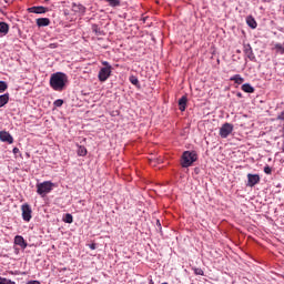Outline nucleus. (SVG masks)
Masks as SVG:
<instances>
[{
    "instance_id": "1",
    "label": "nucleus",
    "mask_w": 284,
    "mask_h": 284,
    "mask_svg": "<svg viewBox=\"0 0 284 284\" xmlns=\"http://www.w3.org/2000/svg\"><path fill=\"white\" fill-rule=\"evenodd\" d=\"M50 87L55 92H63L65 90V85L68 84V74L63 72H57L51 74L50 78Z\"/></svg>"
},
{
    "instance_id": "2",
    "label": "nucleus",
    "mask_w": 284,
    "mask_h": 284,
    "mask_svg": "<svg viewBox=\"0 0 284 284\" xmlns=\"http://www.w3.org/2000/svg\"><path fill=\"white\" fill-rule=\"evenodd\" d=\"M199 155L194 151H184L182 154L181 165L182 168H190L194 162H196Z\"/></svg>"
},
{
    "instance_id": "3",
    "label": "nucleus",
    "mask_w": 284,
    "mask_h": 284,
    "mask_svg": "<svg viewBox=\"0 0 284 284\" xmlns=\"http://www.w3.org/2000/svg\"><path fill=\"white\" fill-rule=\"evenodd\" d=\"M52 187H54V183L50 181L39 183L37 184V193L40 194V196H45V194H50L52 192Z\"/></svg>"
},
{
    "instance_id": "4",
    "label": "nucleus",
    "mask_w": 284,
    "mask_h": 284,
    "mask_svg": "<svg viewBox=\"0 0 284 284\" xmlns=\"http://www.w3.org/2000/svg\"><path fill=\"white\" fill-rule=\"evenodd\" d=\"M21 212H22V219L27 223H30L32 220V207H30V204L26 203L21 205Z\"/></svg>"
},
{
    "instance_id": "5",
    "label": "nucleus",
    "mask_w": 284,
    "mask_h": 284,
    "mask_svg": "<svg viewBox=\"0 0 284 284\" xmlns=\"http://www.w3.org/2000/svg\"><path fill=\"white\" fill-rule=\"evenodd\" d=\"M112 74V67H103L100 69L98 78L101 83H104L106 79H110Z\"/></svg>"
},
{
    "instance_id": "6",
    "label": "nucleus",
    "mask_w": 284,
    "mask_h": 284,
    "mask_svg": "<svg viewBox=\"0 0 284 284\" xmlns=\"http://www.w3.org/2000/svg\"><path fill=\"white\" fill-rule=\"evenodd\" d=\"M231 132H234V125L226 122L220 129V136L222 139H227Z\"/></svg>"
},
{
    "instance_id": "7",
    "label": "nucleus",
    "mask_w": 284,
    "mask_h": 284,
    "mask_svg": "<svg viewBox=\"0 0 284 284\" xmlns=\"http://www.w3.org/2000/svg\"><path fill=\"white\" fill-rule=\"evenodd\" d=\"M257 183H261V176L258 174H247V186L254 187V185H257Z\"/></svg>"
},
{
    "instance_id": "8",
    "label": "nucleus",
    "mask_w": 284,
    "mask_h": 284,
    "mask_svg": "<svg viewBox=\"0 0 284 284\" xmlns=\"http://www.w3.org/2000/svg\"><path fill=\"white\" fill-rule=\"evenodd\" d=\"M0 141L12 144L14 143V138L8 131H0Z\"/></svg>"
},
{
    "instance_id": "9",
    "label": "nucleus",
    "mask_w": 284,
    "mask_h": 284,
    "mask_svg": "<svg viewBox=\"0 0 284 284\" xmlns=\"http://www.w3.org/2000/svg\"><path fill=\"white\" fill-rule=\"evenodd\" d=\"M28 12L32 14H45V12H48V8L43 6L30 7L28 8Z\"/></svg>"
},
{
    "instance_id": "10",
    "label": "nucleus",
    "mask_w": 284,
    "mask_h": 284,
    "mask_svg": "<svg viewBox=\"0 0 284 284\" xmlns=\"http://www.w3.org/2000/svg\"><path fill=\"white\" fill-rule=\"evenodd\" d=\"M14 245H19L21 250H26V247H28V242H26V239H23V236L17 235L14 237Z\"/></svg>"
},
{
    "instance_id": "11",
    "label": "nucleus",
    "mask_w": 284,
    "mask_h": 284,
    "mask_svg": "<svg viewBox=\"0 0 284 284\" xmlns=\"http://www.w3.org/2000/svg\"><path fill=\"white\" fill-rule=\"evenodd\" d=\"M244 54L250 59V61H254V59H256V55H254V51L252 50V45L250 44L244 45Z\"/></svg>"
},
{
    "instance_id": "12",
    "label": "nucleus",
    "mask_w": 284,
    "mask_h": 284,
    "mask_svg": "<svg viewBox=\"0 0 284 284\" xmlns=\"http://www.w3.org/2000/svg\"><path fill=\"white\" fill-rule=\"evenodd\" d=\"M72 10L73 12H78L79 14H85V7L79 2H74L72 4Z\"/></svg>"
},
{
    "instance_id": "13",
    "label": "nucleus",
    "mask_w": 284,
    "mask_h": 284,
    "mask_svg": "<svg viewBox=\"0 0 284 284\" xmlns=\"http://www.w3.org/2000/svg\"><path fill=\"white\" fill-rule=\"evenodd\" d=\"M38 28H45L50 26V18H38L36 20Z\"/></svg>"
},
{
    "instance_id": "14",
    "label": "nucleus",
    "mask_w": 284,
    "mask_h": 284,
    "mask_svg": "<svg viewBox=\"0 0 284 284\" xmlns=\"http://www.w3.org/2000/svg\"><path fill=\"white\" fill-rule=\"evenodd\" d=\"M179 108L181 112H185V108H187V97L184 95L179 100Z\"/></svg>"
},
{
    "instance_id": "15",
    "label": "nucleus",
    "mask_w": 284,
    "mask_h": 284,
    "mask_svg": "<svg viewBox=\"0 0 284 284\" xmlns=\"http://www.w3.org/2000/svg\"><path fill=\"white\" fill-rule=\"evenodd\" d=\"M8 101H10V93H4L0 95V108H3V105H8Z\"/></svg>"
},
{
    "instance_id": "16",
    "label": "nucleus",
    "mask_w": 284,
    "mask_h": 284,
    "mask_svg": "<svg viewBox=\"0 0 284 284\" xmlns=\"http://www.w3.org/2000/svg\"><path fill=\"white\" fill-rule=\"evenodd\" d=\"M246 23H247L248 28H252V30H256V26H258L256 23V20L252 16L246 18Z\"/></svg>"
},
{
    "instance_id": "17",
    "label": "nucleus",
    "mask_w": 284,
    "mask_h": 284,
    "mask_svg": "<svg viewBox=\"0 0 284 284\" xmlns=\"http://www.w3.org/2000/svg\"><path fill=\"white\" fill-rule=\"evenodd\" d=\"M230 81H234V83H236L237 85H241L244 83L245 79L241 77V74H235L230 79Z\"/></svg>"
},
{
    "instance_id": "18",
    "label": "nucleus",
    "mask_w": 284,
    "mask_h": 284,
    "mask_svg": "<svg viewBox=\"0 0 284 284\" xmlns=\"http://www.w3.org/2000/svg\"><path fill=\"white\" fill-rule=\"evenodd\" d=\"M242 90H243V92H246L247 94H254V87H252V84H250V83H244L242 85Z\"/></svg>"
},
{
    "instance_id": "19",
    "label": "nucleus",
    "mask_w": 284,
    "mask_h": 284,
    "mask_svg": "<svg viewBox=\"0 0 284 284\" xmlns=\"http://www.w3.org/2000/svg\"><path fill=\"white\" fill-rule=\"evenodd\" d=\"M0 32L1 34H8L10 32V26L6 22H0Z\"/></svg>"
},
{
    "instance_id": "20",
    "label": "nucleus",
    "mask_w": 284,
    "mask_h": 284,
    "mask_svg": "<svg viewBox=\"0 0 284 284\" xmlns=\"http://www.w3.org/2000/svg\"><path fill=\"white\" fill-rule=\"evenodd\" d=\"M104 1L110 6V8H119V6H121V0H104Z\"/></svg>"
},
{
    "instance_id": "21",
    "label": "nucleus",
    "mask_w": 284,
    "mask_h": 284,
    "mask_svg": "<svg viewBox=\"0 0 284 284\" xmlns=\"http://www.w3.org/2000/svg\"><path fill=\"white\" fill-rule=\"evenodd\" d=\"M85 154H88V149L83 145L78 146V156H85Z\"/></svg>"
},
{
    "instance_id": "22",
    "label": "nucleus",
    "mask_w": 284,
    "mask_h": 284,
    "mask_svg": "<svg viewBox=\"0 0 284 284\" xmlns=\"http://www.w3.org/2000/svg\"><path fill=\"white\" fill-rule=\"evenodd\" d=\"M8 90V83L6 81H0V94Z\"/></svg>"
},
{
    "instance_id": "23",
    "label": "nucleus",
    "mask_w": 284,
    "mask_h": 284,
    "mask_svg": "<svg viewBox=\"0 0 284 284\" xmlns=\"http://www.w3.org/2000/svg\"><path fill=\"white\" fill-rule=\"evenodd\" d=\"M0 284H17V282H13L12 280L0 276Z\"/></svg>"
},
{
    "instance_id": "24",
    "label": "nucleus",
    "mask_w": 284,
    "mask_h": 284,
    "mask_svg": "<svg viewBox=\"0 0 284 284\" xmlns=\"http://www.w3.org/2000/svg\"><path fill=\"white\" fill-rule=\"evenodd\" d=\"M91 30L95 34H101V29L99 28V24H92Z\"/></svg>"
},
{
    "instance_id": "25",
    "label": "nucleus",
    "mask_w": 284,
    "mask_h": 284,
    "mask_svg": "<svg viewBox=\"0 0 284 284\" xmlns=\"http://www.w3.org/2000/svg\"><path fill=\"white\" fill-rule=\"evenodd\" d=\"M74 219L72 217V214L67 213L64 217V223H72Z\"/></svg>"
},
{
    "instance_id": "26",
    "label": "nucleus",
    "mask_w": 284,
    "mask_h": 284,
    "mask_svg": "<svg viewBox=\"0 0 284 284\" xmlns=\"http://www.w3.org/2000/svg\"><path fill=\"white\" fill-rule=\"evenodd\" d=\"M193 271L196 276H204L205 274V272H203L202 268L199 267L193 268Z\"/></svg>"
},
{
    "instance_id": "27",
    "label": "nucleus",
    "mask_w": 284,
    "mask_h": 284,
    "mask_svg": "<svg viewBox=\"0 0 284 284\" xmlns=\"http://www.w3.org/2000/svg\"><path fill=\"white\" fill-rule=\"evenodd\" d=\"M53 105H55V108H61V105H63V100L58 99L53 102Z\"/></svg>"
},
{
    "instance_id": "28",
    "label": "nucleus",
    "mask_w": 284,
    "mask_h": 284,
    "mask_svg": "<svg viewBox=\"0 0 284 284\" xmlns=\"http://www.w3.org/2000/svg\"><path fill=\"white\" fill-rule=\"evenodd\" d=\"M130 81H131L132 85H139V79L136 77H131Z\"/></svg>"
},
{
    "instance_id": "29",
    "label": "nucleus",
    "mask_w": 284,
    "mask_h": 284,
    "mask_svg": "<svg viewBox=\"0 0 284 284\" xmlns=\"http://www.w3.org/2000/svg\"><path fill=\"white\" fill-rule=\"evenodd\" d=\"M277 121L284 122V110L277 115Z\"/></svg>"
},
{
    "instance_id": "30",
    "label": "nucleus",
    "mask_w": 284,
    "mask_h": 284,
    "mask_svg": "<svg viewBox=\"0 0 284 284\" xmlns=\"http://www.w3.org/2000/svg\"><path fill=\"white\" fill-rule=\"evenodd\" d=\"M264 172H265V174H272V168L265 166Z\"/></svg>"
},
{
    "instance_id": "31",
    "label": "nucleus",
    "mask_w": 284,
    "mask_h": 284,
    "mask_svg": "<svg viewBox=\"0 0 284 284\" xmlns=\"http://www.w3.org/2000/svg\"><path fill=\"white\" fill-rule=\"evenodd\" d=\"M102 65H104L105 68H112V65L108 61L102 62Z\"/></svg>"
},
{
    "instance_id": "32",
    "label": "nucleus",
    "mask_w": 284,
    "mask_h": 284,
    "mask_svg": "<svg viewBox=\"0 0 284 284\" xmlns=\"http://www.w3.org/2000/svg\"><path fill=\"white\" fill-rule=\"evenodd\" d=\"M13 154H19V148H13Z\"/></svg>"
},
{
    "instance_id": "33",
    "label": "nucleus",
    "mask_w": 284,
    "mask_h": 284,
    "mask_svg": "<svg viewBox=\"0 0 284 284\" xmlns=\"http://www.w3.org/2000/svg\"><path fill=\"white\" fill-rule=\"evenodd\" d=\"M90 250H97V244H90Z\"/></svg>"
},
{
    "instance_id": "34",
    "label": "nucleus",
    "mask_w": 284,
    "mask_h": 284,
    "mask_svg": "<svg viewBox=\"0 0 284 284\" xmlns=\"http://www.w3.org/2000/svg\"><path fill=\"white\" fill-rule=\"evenodd\" d=\"M4 3H12V0H3Z\"/></svg>"
},
{
    "instance_id": "35",
    "label": "nucleus",
    "mask_w": 284,
    "mask_h": 284,
    "mask_svg": "<svg viewBox=\"0 0 284 284\" xmlns=\"http://www.w3.org/2000/svg\"><path fill=\"white\" fill-rule=\"evenodd\" d=\"M146 19H148V17L142 18L143 23H145Z\"/></svg>"
},
{
    "instance_id": "36",
    "label": "nucleus",
    "mask_w": 284,
    "mask_h": 284,
    "mask_svg": "<svg viewBox=\"0 0 284 284\" xmlns=\"http://www.w3.org/2000/svg\"><path fill=\"white\" fill-rule=\"evenodd\" d=\"M158 225H161V221L158 220Z\"/></svg>"
},
{
    "instance_id": "37",
    "label": "nucleus",
    "mask_w": 284,
    "mask_h": 284,
    "mask_svg": "<svg viewBox=\"0 0 284 284\" xmlns=\"http://www.w3.org/2000/svg\"><path fill=\"white\" fill-rule=\"evenodd\" d=\"M150 283H151V284H154V281L150 280Z\"/></svg>"
},
{
    "instance_id": "38",
    "label": "nucleus",
    "mask_w": 284,
    "mask_h": 284,
    "mask_svg": "<svg viewBox=\"0 0 284 284\" xmlns=\"http://www.w3.org/2000/svg\"><path fill=\"white\" fill-rule=\"evenodd\" d=\"M51 48H54V44H50Z\"/></svg>"
}]
</instances>
